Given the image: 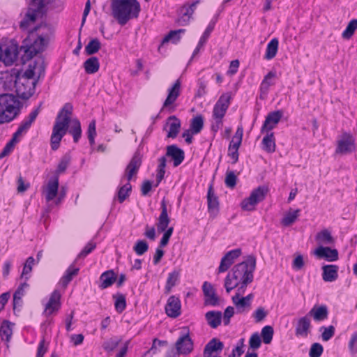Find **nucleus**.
<instances>
[{
    "label": "nucleus",
    "mask_w": 357,
    "mask_h": 357,
    "mask_svg": "<svg viewBox=\"0 0 357 357\" xmlns=\"http://www.w3.org/2000/svg\"><path fill=\"white\" fill-rule=\"evenodd\" d=\"M300 211V209H296L287 213L281 220L282 225L284 226H289L292 225L298 218Z\"/></svg>",
    "instance_id": "a18cd8bd"
},
{
    "label": "nucleus",
    "mask_w": 357,
    "mask_h": 357,
    "mask_svg": "<svg viewBox=\"0 0 357 357\" xmlns=\"http://www.w3.org/2000/svg\"><path fill=\"white\" fill-rule=\"evenodd\" d=\"M59 178L57 176L48 181L44 190L45 197L47 202L54 199L58 194Z\"/></svg>",
    "instance_id": "393cba45"
},
{
    "label": "nucleus",
    "mask_w": 357,
    "mask_h": 357,
    "mask_svg": "<svg viewBox=\"0 0 357 357\" xmlns=\"http://www.w3.org/2000/svg\"><path fill=\"white\" fill-rule=\"evenodd\" d=\"M18 47L16 44H11L5 47L3 50L0 47V61H3L6 66L12 65L17 59Z\"/></svg>",
    "instance_id": "f8f14e48"
},
{
    "label": "nucleus",
    "mask_w": 357,
    "mask_h": 357,
    "mask_svg": "<svg viewBox=\"0 0 357 357\" xmlns=\"http://www.w3.org/2000/svg\"><path fill=\"white\" fill-rule=\"evenodd\" d=\"M167 315L171 318H176L181 314V304L178 297L171 296L165 307Z\"/></svg>",
    "instance_id": "2eb2a0df"
},
{
    "label": "nucleus",
    "mask_w": 357,
    "mask_h": 357,
    "mask_svg": "<svg viewBox=\"0 0 357 357\" xmlns=\"http://www.w3.org/2000/svg\"><path fill=\"white\" fill-rule=\"evenodd\" d=\"M78 271L79 269L77 268H73L72 266L69 267L60 280L61 284L63 287H66L68 284V283L72 280L73 278L77 274Z\"/></svg>",
    "instance_id": "37998d69"
},
{
    "label": "nucleus",
    "mask_w": 357,
    "mask_h": 357,
    "mask_svg": "<svg viewBox=\"0 0 357 357\" xmlns=\"http://www.w3.org/2000/svg\"><path fill=\"white\" fill-rule=\"evenodd\" d=\"M213 29H214V24H211V23L209 24V25L207 26V28L204 31L202 36L201 37L197 47L195 48V50L193 52V54H192L193 56H195L199 52L200 48L206 43L208 36H210V34H211V31L213 30Z\"/></svg>",
    "instance_id": "ea45409f"
},
{
    "label": "nucleus",
    "mask_w": 357,
    "mask_h": 357,
    "mask_svg": "<svg viewBox=\"0 0 357 357\" xmlns=\"http://www.w3.org/2000/svg\"><path fill=\"white\" fill-rule=\"evenodd\" d=\"M335 327L329 326L328 327L321 326L320 331H321V338L324 341H328L335 334Z\"/></svg>",
    "instance_id": "4d7b16f0"
},
{
    "label": "nucleus",
    "mask_w": 357,
    "mask_h": 357,
    "mask_svg": "<svg viewBox=\"0 0 357 357\" xmlns=\"http://www.w3.org/2000/svg\"><path fill=\"white\" fill-rule=\"evenodd\" d=\"M113 298L115 299V309L118 312H122L126 307V297L122 294L114 295Z\"/></svg>",
    "instance_id": "8fccbe9b"
},
{
    "label": "nucleus",
    "mask_w": 357,
    "mask_h": 357,
    "mask_svg": "<svg viewBox=\"0 0 357 357\" xmlns=\"http://www.w3.org/2000/svg\"><path fill=\"white\" fill-rule=\"evenodd\" d=\"M354 150V139L350 135H345L343 139L338 142L335 152L340 154H347Z\"/></svg>",
    "instance_id": "6ab92c4d"
},
{
    "label": "nucleus",
    "mask_w": 357,
    "mask_h": 357,
    "mask_svg": "<svg viewBox=\"0 0 357 357\" xmlns=\"http://www.w3.org/2000/svg\"><path fill=\"white\" fill-rule=\"evenodd\" d=\"M167 125L169 126V131L167 137L176 138L180 131L181 121L176 116H170L167 119Z\"/></svg>",
    "instance_id": "bb28decb"
},
{
    "label": "nucleus",
    "mask_w": 357,
    "mask_h": 357,
    "mask_svg": "<svg viewBox=\"0 0 357 357\" xmlns=\"http://www.w3.org/2000/svg\"><path fill=\"white\" fill-rule=\"evenodd\" d=\"M61 294L59 291L54 290L49 299V301L45 305L44 313L46 316H50L54 312L59 311L61 307Z\"/></svg>",
    "instance_id": "a211bd4d"
},
{
    "label": "nucleus",
    "mask_w": 357,
    "mask_h": 357,
    "mask_svg": "<svg viewBox=\"0 0 357 357\" xmlns=\"http://www.w3.org/2000/svg\"><path fill=\"white\" fill-rule=\"evenodd\" d=\"M307 315L312 317L317 322L321 321L328 318V309L326 305H315L309 311Z\"/></svg>",
    "instance_id": "4be33fe9"
},
{
    "label": "nucleus",
    "mask_w": 357,
    "mask_h": 357,
    "mask_svg": "<svg viewBox=\"0 0 357 357\" xmlns=\"http://www.w3.org/2000/svg\"><path fill=\"white\" fill-rule=\"evenodd\" d=\"M268 192V188L266 185H260L254 189L250 196L241 202L242 209L248 211L255 210V206L265 199Z\"/></svg>",
    "instance_id": "6e6552de"
},
{
    "label": "nucleus",
    "mask_w": 357,
    "mask_h": 357,
    "mask_svg": "<svg viewBox=\"0 0 357 357\" xmlns=\"http://www.w3.org/2000/svg\"><path fill=\"white\" fill-rule=\"evenodd\" d=\"M111 8L113 17L121 25L137 17L140 12V4L137 0H112Z\"/></svg>",
    "instance_id": "f03ea898"
},
{
    "label": "nucleus",
    "mask_w": 357,
    "mask_h": 357,
    "mask_svg": "<svg viewBox=\"0 0 357 357\" xmlns=\"http://www.w3.org/2000/svg\"><path fill=\"white\" fill-rule=\"evenodd\" d=\"M34 259L33 257H29L26 259V261L24 264L22 273V277L29 274L32 271V266L34 264Z\"/></svg>",
    "instance_id": "338daca9"
},
{
    "label": "nucleus",
    "mask_w": 357,
    "mask_h": 357,
    "mask_svg": "<svg viewBox=\"0 0 357 357\" xmlns=\"http://www.w3.org/2000/svg\"><path fill=\"white\" fill-rule=\"evenodd\" d=\"M323 352V347L319 343H314L310 349V357H320Z\"/></svg>",
    "instance_id": "680f3d73"
},
{
    "label": "nucleus",
    "mask_w": 357,
    "mask_h": 357,
    "mask_svg": "<svg viewBox=\"0 0 357 357\" xmlns=\"http://www.w3.org/2000/svg\"><path fill=\"white\" fill-rule=\"evenodd\" d=\"M71 157L69 154H65L61 159L56 169L57 174L63 173L68 167Z\"/></svg>",
    "instance_id": "864d4df0"
},
{
    "label": "nucleus",
    "mask_w": 357,
    "mask_h": 357,
    "mask_svg": "<svg viewBox=\"0 0 357 357\" xmlns=\"http://www.w3.org/2000/svg\"><path fill=\"white\" fill-rule=\"evenodd\" d=\"M274 331L272 326H266L261 329V335L264 344H270L273 340Z\"/></svg>",
    "instance_id": "09e8293b"
},
{
    "label": "nucleus",
    "mask_w": 357,
    "mask_h": 357,
    "mask_svg": "<svg viewBox=\"0 0 357 357\" xmlns=\"http://www.w3.org/2000/svg\"><path fill=\"white\" fill-rule=\"evenodd\" d=\"M29 284L26 282L22 283L13 295V307L14 309L16 307V306H21L22 304V297L24 295V289L28 287Z\"/></svg>",
    "instance_id": "e433bc0d"
},
{
    "label": "nucleus",
    "mask_w": 357,
    "mask_h": 357,
    "mask_svg": "<svg viewBox=\"0 0 357 357\" xmlns=\"http://www.w3.org/2000/svg\"><path fill=\"white\" fill-rule=\"evenodd\" d=\"M44 41V38L42 36H38L34 43L25 50V52L27 54L28 59H31L38 53L43 51Z\"/></svg>",
    "instance_id": "c756f323"
},
{
    "label": "nucleus",
    "mask_w": 357,
    "mask_h": 357,
    "mask_svg": "<svg viewBox=\"0 0 357 357\" xmlns=\"http://www.w3.org/2000/svg\"><path fill=\"white\" fill-rule=\"evenodd\" d=\"M224 348L223 343L217 338H213L205 346L204 355L205 357H211L213 352L222 351Z\"/></svg>",
    "instance_id": "cd10ccee"
},
{
    "label": "nucleus",
    "mask_w": 357,
    "mask_h": 357,
    "mask_svg": "<svg viewBox=\"0 0 357 357\" xmlns=\"http://www.w3.org/2000/svg\"><path fill=\"white\" fill-rule=\"evenodd\" d=\"M219 304L220 299L215 293H212V294H210L205 297V305L217 306Z\"/></svg>",
    "instance_id": "0e129e2a"
},
{
    "label": "nucleus",
    "mask_w": 357,
    "mask_h": 357,
    "mask_svg": "<svg viewBox=\"0 0 357 357\" xmlns=\"http://www.w3.org/2000/svg\"><path fill=\"white\" fill-rule=\"evenodd\" d=\"M267 316V312L265 311L264 308L262 307H258L253 314V317L257 323L261 322L263 321L266 317Z\"/></svg>",
    "instance_id": "69168bd1"
},
{
    "label": "nucleus",
    "mask_w": 357,
    "mask_h": 357,
    "mask_svg": "<svg viewBox=\"0 0 357 357\" xmlns=\"http://www.w3.org/2000/svg\"><path fill=\"white\" fill-rule=\"evenodd\" d=\"M22 105L13 94L0 95V124L12 121L20 112Z\"/></svg>",
    "instance_id": "7ed1b4c3"
},
{
    "label": "nucleus",
    "mask_w": 357,
    "mask_h": 357,
    "mask_svg": "<svg viewBox=\"0 0 357 357\" xmlns=\"http://www.w3.org/2000/svg\"><path fill=\"white\" fill-rule=\"evenodd\" d=\"M185 29H181L178 30L171 31L164 38L162 43H166L170 40V39L173 38V36H176V38L174 40V43H176L180 40L179 34L181 33H184Z\"/></svg>",
    "instance_id": "052dcab7"
},
{
    "label": "nucleus",
    "mask_w": 357,
    "mask_h": 357,
    "mask_svg": "<svg viewBox=\"0 0 357 357\" xmlns=\"http://www.w3.org/2000/svg\"><path fill=\"white\" fill-rule=\"evenodd\" d=\"M240 146L239 142H235L234 139L230 142L228 148V156L232 159V164H236L238 160V149Z\"/></svg>",
    "instance_id": "c9c22d12"
},
{
    "label": "nucleus",
    "mask_w": 357,
    "mask_h": 357,
    "mask_svg": "<svg viewBox=\"0 0 357 357\" xmlns=\"http://www.w3.org/2000/svg\"><path fill=\"white\" fill-rule=\"evenodd\" d=\"M167 344H168V342L166 340H160L157 338H155L153 340L151 347L145 353L144 355H147L148 354H155L158 351H160V347L167 346Z\"/></svg>",
    "instance_id": "3c124183"
},
{
    "label": "nucleus",
    "mask_w": 357,
    "mask_h": 357,
    "mask_svg": "<svg viewBox=\"0 0 357 357\" xmlns=\"http://www.w3.org/2000/svg\"><path fill=\"white\" fill-rule=\"evenodd\" d=\"M276 74L275 72L270 71L262 80L260 85V91L263 94H266L268 91L269 87L273 84L271 79L275 77Z\"/></svg>",
    "instance_id": "4c0bfd02"
},
{
    "label": "nucleus",
    "mask_w": 357,
    "mask_h": 357,
    "mask_svg": "<svg viewBox=\"0 0 357 357\" xmlns=\"http://www.w3.org/2000/svg\"><path fill=\"white\" fill-rule=\"evenodd\" d=\"M100 280L101 288L105 289L110 287L116 280V275L113 270H109L101 275Z\"/></svg>",
    "instance_id": "7c9ffc66"
},
{
    "label": "nucleus",
    "mask_w": 357,
    "mask_h": 357,
    "mask_svg": "<svg viewBox=\"0 0 357 357\" xmlns=\"http://www.w3.org/2000/svg\"><path fill=\"white\" fill-rule=\"evenodd\" d=\"M282 116L283 112L282 110L269 112L266 116V119L261 128V132H270L271 130L276 127Z\"/></svg>",
    "instance_id": "ddd939ff"
},
{
    "label": "nucleus",
    "mask_w": 357,
    "mask_h": 357,
    "mask_svg": "<svg viewBox=\"0 0 357 357\" xmlns=\"http://www.w3.org/2000/svg\"><path fill=\"white\" fill-rule=\"evenodd\" d=\"M261 344V340L258 333H253L249 340V346L253 350L258 349Z\"/></svg>",
    "instance_id": "13d9d810"
},
{
    "label": "nucleus",
    "mask_w": 357,
    "mask_h": 357,
    "mask_svg": "<svg viewBox=\"0 0 357 357\" xmlns=\"http://www.w3.org/2000/svg\"><path fill=\"white\" fill-rule=\"evenodd\" d=\"M231 96L229 93H223L220 96L213 109V118L222 119L229 106Z\"/></svg>",
    "instance_id": "9b49d317"
},
{
    "label": "nucleus",
    "mask_w": 357,
    "mask_h": 357,
    "mask_svg": "<svg viewBox=\"0 0 357 357\" xmlns=\"http://www.w3.org/2000/svg\"><path fill=\"white\" fill-rule=\"evenodd\" d=\"M142 156L139 151H136L126 168L125 176L128 182L119 189L117 193L118 200L120 203H123L126 200L132 190V185L130 181L132 176L137 174L142 165Z\"/></svg>",
    "instance_id": "20e7f679"
},
{
    "label": "nucleus",
    "mask_w": 357,
    "mask_h": 357,
    "mask_svg": "<svg viewBox=\"0 0 357 357\" xmlns=\"http://www.w3.org/2000/svg\"><path fill=\"white\" fill-rule=\"evenodd\" d=\"M121 342V338L119 337H111L109 340L105 341L102 344V347L107 352H110L114 351Z\"/></svg>",
    "instance_id": "de8ad7c7"
},
{
    "label": "nucleus",
    "mask_w": 357,
    "mask_h": 357,
    "mask_svg": "<svg viewBox=\"0 0 357 357\" xmlns=\"http://www.w3.org/2000/svg\"><path fill=\"white\" fill-rule=\"evenodd\" d=\"M256 268V257L249 255L247 259L236 265L231 269L232 278L234 280L251 283L253 281V273Z\"/></svg>",
    "instance_id": "39448f33"
},
{
    "label": "nucleus",
    "mask_w": 357,
    "mask_h": 357,
    "mask_svg": "<svg viewBox=\"0 0 357 357\" xmlns=\"http://www.w3.org/2000/svg\"><path fill=\"white\" fill-rule=\"evenodd\" d=\"M72 112V105L66 103L57 115L51 135V147L54 151L59 147L60 142L68 129L75 142H77L81 137L80 123L77 119H70Z\"/></svg>",
    "instance_id": "f257e3e1"
},
{
    "label": "nucleus",
    "mask_w": 357,
    "mask_h": 357,
    "mask_svg": "<svg viewBox=\"0 0 357 357\" xmlns=\"http://www.w3.org/2000/svg\"><path fill=\"white\" fill-rule=\"evenodd\" d=\"M199 3L198 1H195L193 3H192L190 6H183L181 10H180V13H183V14H186L188 17H189V18H192V16L195 12V9L196 8V6L197 4Z\"/></svg>",
    "instance_id": "e2e57ef3"
},
{
    "label": "nucleus",
    "mask_w": 357,
    "mask_h": 357,
    "mask_svg": "<svg viewBox=\"0 0 357 357\" xmlns=\"http://www.w3.org/2000/svg\"><path fill=\"white\" fill-rule=\"evenodd\" d=\"M176 349L179 354H188L193 350V341L189 335V331L178 337L175 344Z\"/></svg>",
    "instance_id": "4468645a"
},
{
    "label": "nucleus",
    "mask_w": 357,
    "mask_h": 357,
    "mask_svg": "<svg viewBox=\"0 0 357 357\" xmlns=\"http://www.w3.org/2000/svg\"><path fill=\"white\" fill-rule=\"evenodd\" d=\"M222 317L220 311H209L205 314L206 320L212 328H216L220 325Z\"/></svg>",
    "instance_id": "c85d7f7f"
},
{
    "label": "nucleus",
    "mask_w": 357,
    "mask_h": 357,
    "mask_svg": "<svg viewBox=\"0 0 357 357\" xmlns=\"http://www.w3.org/2000/svg\"><path fill=\"white\" fill-rule=\"evenodd\" d=\"M237 177L232 171L227 172L225 180V185L230 188H233L236 185Z\"/></svg>",
    "instance_id": "bf43d9fd"
},
{
    "label": "nucleus",
    "mask_w": 357,
    "mask_h": 357,
    "mask_svg": "<svg viewBox=\"0 0 357 357\" xmlns=\"http://www.w3.org/2000/svg\"><path fill=\"white\" fill-rule=\"evenodd\" d=\"M161 213L158 218V222L157 223V228L158 231H165L160 242V248L165 247L168 244L169 238L172 235L174 231V228L172 227H169L167 229L168 225L170 222V219L167 214L166 202L164 199L161 202Z\"/></svg>",
    "instance_id": "0eeeda50"
},
{
    "label": "nucleus",
    "mask_w": 357,
    "mask_h": 357,
    "mask_svg": "<svg viewBox=\"0 0 357 357\" xmlns=\"http://www.w3.org/2000/svg\"><path fill=\"white\" fill-rule=\"evenodd\" d=\"M263 149L268 153H273L275 151V143L273 132H267V135L262 139Z\"/></svg>",
    "instance_id": "72a5a7b5"
},
{
    "label": "nucleus",
    "mask_w": 357,
    "mask_h": 357,
    "mask_svg": "<svg viewBox=\"0 0 357 357\" xmlns=\"http://www.w3.org/2000/svg\"><path fill=\"white\" fill-rule=\"evenodd\" d=\"M36 80L26 79L25 77H18L15 85L17 96L24 100L29 99L35 91Z\"/></svg>",
    "instance_id": "1a4fd4ad"
},
{
    "label": "nucleus",
    "mask_w": 357,
    "mask_h": 357,
    "mask_svg": "<svg viewBox=\"0 0 357 357\" xmlns=\"http://www.w3.org/2000/svg\"><path fill=\"white\" fill-rule=\"evenodd\" d=\"M18 79V70L12 68L10 70L1 72L0 84L6 91L15 89L17 80Z\"/></svg>",
    "instance_id": "9d476101"
},
{
    "label": "nucleus",
    "mask_w": 357,
    "mask_h": 357,
    "mask_svg": "<svg viewBox=\"0 0 357 357\" xmlns=\"http://www.w3.org/2000/svg\"><path fill=\"white\" fill-rule=\"evenodd\" d=\"M241 255V250L240 248L234 249L227 252L221 259L218 268V272L223 273L227 271L232 265L234 260L237 259Z\"/></svg>",
    "instance_id": "dca6fc26"
},
{
    "label": "nucleus",
    "mask_w": 357,
    "mask_h": 357,
    "mask_svg": "<svg viewBox=\"0 0 357 357\" xmlns=\"http://www.w3.org/2000/svg\"><path fill=\"white\" fill-rule=\"evenodd\" d=\"M181 82L177 79L173 86L168 89V95L163 103V107H167L173 104L180 95Z\"/></svg>",
    "instance_id": "b1692460"
},
{
    "label": "nucleus",
    "mask_w": 357,
    "mask_h": 357,
    "mask_svg": "<svg viewBox=\"0 0 357 357\" xmlns=\"http://www.w3.org/2000/svg\"><path fill=\"white\" fill-rule=\"evenodd\" d=\"M0 334L1 339L6 342H9L13 334L11 328V323L8 321H4L0 328Z\"/></svg>",
    "instance_id": "a19ab883"
},
{
    "label": "nucleus",
    "mask_w": 357,
    "mask_h": 357,
    "mask_svg": "<svg viewBox=\"0 0 357 357\" xmlns=\"http://www.w3.org/2000/svg\"><path fill=\"white\" fill-rule=\"evenodd\" d=\"M166 156H162L159 158V165L157 169V175H156V184L155 186H158L161 181L163 179L165 174V167H166Z\"/></svg>",
    "instance_id": "c03bdc74"
},
{
    "label": "nucleus",
    "mask_w": 357,
    "mask_h": 357,
    "mask_svg": "<svg viewBox=\"0 0 357 357\" xmlns=\"http://www.w3.org/2000/svg\"><path fill=\"white\" fill-rule=\"evenodd\" d=\"M149 249V245L144 240H139L136 242L133 250L138 255H144Z\"/></svg>",
    "instance_id": "6e6d98bb"
},
{
    "label": "nucleus",
    "mask_w": 357,
    "mask_h": 357,
    "mask_svg": "<svg viewBox=\"0 0 357 357\" xmlns=\"http://www.w3.org/2000/svg\"><path fill=\"white\" fill-rule=\"evenodd\" d=\"M234 314V308L231 306H228L223 314V322L225 326L228 325L230 322V319Z\"/></svg>",
    "instance_id": "774afa93"
},
{
    "label": "nucleus",
    "mask_w": 357,
    "mask_h": 357,
    "mask_svg": "<svg viewBox=\"0 0 357 357\" xmlns=\"http://www.w3.org/2000/svg\"><path fill=\"white\" fill-rule=\"evenodd\" d=\"M238 285L239 282L232 278V274L231 273H228L225 280V287L226 289L227 293H229L232 289L237 287Z\"/></svg>",
    "instance_id": "5fc2aeb1"
},
{
    "label": "nucleus",
    "mask_w": 357,
    "mask_h": 357,
    "mask_svg": "<svg viewBox=\"0 0 357 357\" xmlns=\"http://www.w3.org/2000/svg\"><path fill=\"white\" fill-rule=\"evenodd\" d=\"M166 156L171 157L174 161V166L178 167L183 161L185 153L176 145L173 144L167 146Z\"/></svg>",
    "instance_id": "aec40b11"
},
{
    "label": "nucleus",
    "mask_w": 357,
    "mask_h": 357,
    "mask_svg": "<svg viewBox=\"0 0 357 357\" xmlns=\"http://www.w3.org/2000/svg\"><path fill=\"white\" fill-rule=\"evenodd\" d=\"M357 29V19L351 20L346 29L342 32V36L344 39H349L354 33V31Z\"/></svg>",
    "instance_id": "49530a36"
},
{
    "label": "nucleus",
    "mask_w": 357,
    "mask_h": 357,
    "mask_svg": "<svg viewBox=\"0 0 357 357\" xmlns=\"http://www.w3.org/2000/svg\"><path fill=\"white\" fill-rule=\"evenodd\" d=\"M315 239L320 244L331 245L335 242L331 231L327 229H322L318 232L316 234Z\"/></svg>",
    "instance_id": "2f4dec72"
},
{
    "label": "nucleus",
    "mask_w": 357,
    "mask_h": 357,
    "mask_svg": "<svg viewBox=\"0 0 357 357\" xmlns=\"http://www.w3.org/2000/svg\"><path fill=\"white\" fill-rule=\"evenodd\" d=\"M310 320L308 315L304 316L298 320L295 328L296 336L307 337L310 328Z\"/></svg>",
    "instance_id": "5701e85b"
},
{
    "label": "nucleus",
    "mask_w": 357,
    "mask_h": 357,
    "mask_svg": "<svg viewBox=\"0 0 357 357\" xmlns=\"http://www.w3.org/2000/svg\"><path fill=\"white\" fill-rule=\"evenodd\" d=\"M178 277L179 272L178 271H174L173 272L169 273L165 289V294L170 293L172 287L176 285V283L178 280Z\"/></svg>",
    "instance_id": "79ce46f5"
},
{
    "label": "nucleus",
    "mask_w": 357,
    "mask_h": 357,
    "mask_svg": "<svg viewBox=\"0 0 357 357\" xmlns=\"http://www.w3.org/2000/svg\"><path fill=\"white\" fill-rule=\"evenodd\" d=\"M207 204L209 213L213 217H215L219 212V201L213 192L212 185H210L208 190Z\"/></svg>",
    "instance_id": "412c9836"
},
{
    "label": "nucleus",
    "mask_w": 357,
    "mask_h": 357,
    "mask_svg": "<svg viewBox=\"0 0 357 357\" xmlns=\"http://www.w3.org/2000/svg\"><path fill=\"white\" fill-rule=\"evenodd\" d=\"M313 254L318 259H324L328 261H335L338 259V251L330 247L320 245L314 250Z\"/></svg>",
    "instance_id": "f3484780"
},
{
    "label": "nucleus",
    "mask_w": 357,
    "mask_h": 357,
    "mask_svg": "<svg viewBox=\"0 0 357 357\" xmlns=\"http://www.w3.org/2000/svg\"><path fill=\"white\" fill-rule=\"evenodd\" d=\"M52 2L53 0H32L24 18L20 22V28L26 29L30 22H34L38 18L43 17L47 11V6Z\"/></svg>",
    "instance_id": "423d86ee"
},
{
    "label": "nucleus",
    "mask_w": 357,
    "mask_h": 357,
    "mask_svg": "<svg viewBox=\"0 0 357 357\" xmlns=\"http://www.w3.org/2000/svg\"><path fill=\"white\" fill-rule=\"evenodd\" d=\"M39 112L40 106L35 109L34 110H33L29 115L28 118L25 119L23 122H22V123L20 126L21 130H23L24 132H26L31 127L32 123L36 120L37 116L39 114Z\"/></svg>",
    "instance_id": "58836bf2"
},
{
    "label": "nucleus",
    "mask_w": 357,
    "mask_h": 357,
    "mask_svg": "<svg viewBox=\"0 0 357 357\" xmlns=\"http://www.w3.org/2000/svg\"><path fill=\"white\" fill-rule=\"evenodd\" d=\"M232 302L236 307L238 312L241 313L244 311V309L250 306V302L245 301L243 297L232 298Z\"/></svg>",
    "instance_id": "603ef678"
},
{
    "label": "nucleus",
    "mask_w": 357,
    "mask_h": 357,
    "mask_svg": "<svg viewBox=\"0 0 357 357\" xmlns=\"http://www.w3.org/2000/svg\"><path fill=\"white\" fill-rule=\"evenodd\" d=\"M322 270V278L325 282H333L338 278L339 267L337 265H325Z\"/></svg>",
    "instance_id": "a878e982"
},
{
    "label": "nucleus",
    "mask_w": 357,
    "mask_h": 357,
    "mask_svg": "<svg viewBox=\"0 0 357 357\" xmlns=\"http://www.w3.org/2000/svg\"><path fill=\"white\" fill-rule=\"evenodd\" d=\"M278 45L279 41L278 40L275 38H273L267 45L266 50V54L264 56V58L267 60H271L273 59L278 50Z\"/></svg>",
    "instance_id": "473e14b6"
},
{
    "label": "nucleus",
    "mask_w": 357,
    "mask_h": 357,
    "mask_svg": "<svg viewBox=\"0 0 357 357\" xmlns=\"http://www.w3.org/2000/svg\"><path fill=\"white\" fill-rule=\"evenodd\" d=\"M204 127V119L202 115H197L193 119H192L190 125V130H191L192 134H198L199 133Z\"/></svg>",
    "instance_id": "f704fd0d"
}]
</instances>
